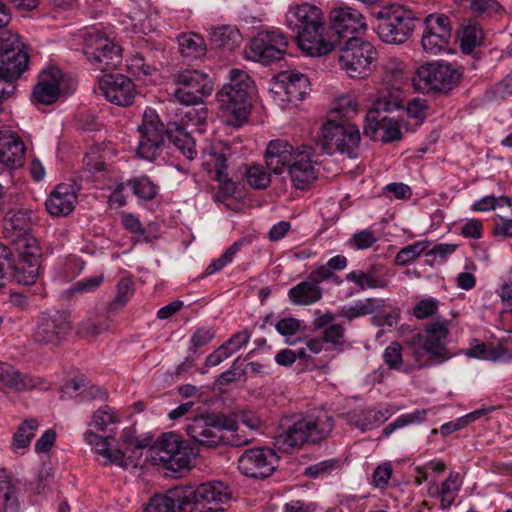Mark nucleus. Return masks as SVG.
Masks as SVG:
<instances>
[{"label": "nucleus", "mask_w": 512, "mask_h": 512, "mask_svg": "<svg viewBox=\"0 0 512 512\" xmlns=\"http://www.w3.org/2000/svg\"><path fill=\"white\" fill-rule=\"evenodd\" d=\"M103 275H96L85 278L73 284L69 292L71 295L88 293L96 290L103 282Z\"/></svg>", "instance_id": "e2e57ef3"}, {"label": "nucleus", "mask_w": 512, "mask_h": 512, "mask_svg": "<svg viewBox=\"0 0 512 512\" xmlns=\"http://www.w3.org/2000/svg\"><path fill=\"white\" fill-rule=\"evenodd\" d=\"M253 90L254 81L245 71L230 70L229 82L216 94L226 124L239 128L248 120Z\"/></svg>", "instance_id": "7ed1b4c3"}, {"label": "nucleus", "mask_w": 512, "mask_h": 512, "mask_svg": "<svg viewBox=\"0 0 512 512\" xmlns=\"http://www.w3.org/2000/svg\"><path fill=\"white\" fill-rule=\"evenodd\" d=\"M247 182L255 189H265L271 183V177L260 164L250 166L246 171Z\"/></svg>", "instance_id": "3c124183"}, {"label": "nucleus", "mask_w": 512, "mask_h": 512, "mask_svg": "<svg viewBox=\"0 0 512 512\" xmlns=\"http://www.w3.org/2000/svg\"><path fill=\"white\" fill-rule=\"evenodd\" d=\"M39 427L37 419L30 418L23 421L13 435L12 447L14 449H24L30 445Z\"/></svg>", "instance_id": "37998d69"}, {"label": "nucleus", "mask_w": 512, "mask_h": 512, "mask_svg": "<svg viewBox=\"0 0 512 512\" xmlns=\"http://www.w3.org/2000/svg\"><path fill=\"white\" fill-rule=\"evenodd\" d=\"M330 25L326 31L328 39H334V49L350 37L358 36L367 28L364 15L352 7H339L330 12Z\"/></svg>", "instance_id": "f8f14e48"}, {"label": "nucleus", "mask_w": 512, "mask_h": 512, "mask_svg": "<svg viewBox=\"0 0 512 512\" xmlns=\"http://www.w3.org/2000/svg\"><path fill=\"white\" fill-rule=\"evenodd\" d=\"M77 195L71 185L58 184L45 202L47 212L52 216H67L75 208Z\"/></svg>", "instance_id": "2f4dec72"}, {"label": "nucleus", "mask_w": 512, "mask_h": 512, "mask_svg": "<svg viewBox=\"0 0 512 512\" xmlns=\"http://www.w3.org/2000/svg\"><path fill=\"white\" fill-rule=\"evenodd\" d=\"M361 137L359 129L350 121L327 118L316 138V146L327 154L340 152L356 157Z\"/></svg>", "instance_id": "6e6552de"}, {"label": "nucleus", "mask_w": 512, "mask_h": 512, "mask_svg": "<svg viewBox=\"0 0 512 512\" xmlns=\"http://www.w3.org/2000/svg\"><path fill=\"white\" fill-rule=\"evenodd\" d=\"M51 478L50 470L46 467L39 469L34 480L27 483V489L35 495L44 493Z\"/></svg>", "instance_id": "0e129e2a"}, {"label": "nucleus", "mask_w": 512, "mask_h": 512, "mask_svg": "<svg viewBox=\"0 0 512 512\" xmlns=\"http://www.w3.org/2000/svg\"><path fill=\"white\" fill-rule=\"evenodd\" d=\"M150 439L144 438L139 439L138 437L133 435V431L131 429H124L121 435V448L125 453L131 450V457H137V455H141V451L147 448L150 445Z\"/></svg>", "instance_id": "09e8293b"}, {"label": "nucleus", "mask_w": 512, "mask_h": 512, "mask_svg": "<svg viewBox=\"0 0 512 512\" xmlns=\"http://www.w3.org/2000/svg\"><path fill=\"white\" fill-rule=\"evenodd\" d=\"M300 152L301 147L295 149L287 140H272L265 152L266 166L271 172L280 174L284 169H288L295 159L297 160Z\"/></svg>", "instance_id": "bb28decb"}, {"label": "nucleus", "mask_w": 512, "mask_h": 512, "mask_svg": "<svg viewBox=\"0 0 512 512\" xmlns=\"http://www.w3.org/2000/svg\"><path fill=\"white\" fill-rule=\"evenodd\" d=\"M337 48L340 65L351 78H365L372 72L377 51L370 42L353 36Z\"/></svg>", "instance_id": "9d476101"}, {"label": "nucleus", "mask_w": 512, "mask_h": 512, "mask_svg": "<svg viewBox=\"0 0 512 512\" xmlns=\"http://www.w3.org/2000/svg\"><path fill=\"white\" fill-rule=\"evenodd\" d=\"M375 128V136L370 137L373 140L378 139V132L380 130L383 131V134L380 137V140L383 143L399 141L402 138V132L398 123L393 119L387 118L386 116L380 118L379 123Z\"/></svg>", "instance_id": "de8ad7c7"}, {"label": "nucleus", "mask_w": 512, "mask_h": 512, "mask_svg": "<svg viewBox=\"0 0 512 512\" xmlns=\"http://www.w3.org/2000/svg\"><path fill=\"white\" fill-rule=\"evenodd\" d=\"M46 380L31 374H24L11 364L0 361V390L9 389L18 393L37 388H47Z\"/></svg>", "instance_id": "393cba45"}, {"label": "nucleus", "mask_w": 512, "mask_h": 512, "mask_svg": "<svg viewBox=\"0 0 512 512\" xmlns=\"http://www.w3.org/2000/svg\"><path fill=\"white\" fill-rule=\"evenodd\" d=\"M421 37L423 50L430 55H437L449 50L452 37V24L445 14L433 13L424 19Z\"/></svg>", "instance_id": "f3484780"}, {"label": "nucleus", "mask_w": 512, "mask_h": 512, "mask_svg": "<svg viewBox=\"0 0 512 512\" xmlns=\"http://www.w3.org/2000/svg\"><path fill=\"white\" fill-rule=\"evenodd\" d=\"M25 153L26 147L18 135L0 132V163L11 169L21 167Z\"/></svg>", "instance_id": "7c9ffc66"}, {"label": "nucleus", "mask_w": 512, "mask_h": 512, "mask_svg": "<svg viewBox=\"0 0 512 512\" xmlns=\"http://www.w3.org/2000/svg\"><path fill=\"white\" fill-rule=\"evenodd\" d=\"M104 73L98 80L99 92L117 106L132 105L136 96L134 82L123 74Z\"/></svg>", "instance_id": "412c9836"}, {"label": "nucleus", "mask_w": 512, "mask_h": 512, "mask_svg": "<svg viewBox=\"0 0 512 512\" xmlns=\"http://www.w3.org/2000/svg\"><path fill=\"white\" fill-rule=\"evenodd\" d=\"M456 480L457 476L451 473L441 484L440 497L441 507L443 509L449 508L457 496L458 488L456 487Z\"/></svg>", "instance_id": "052dcab7"}, {"label": "nucleus", "mask_w": 512, "mask_h": 512, "mask_svg": "<svg viewBox=\"0 0 512 512\" xmlns=\"http://www.w3.org/2000/svg\"><path fill=\"white\" fill-rule=\"evenodd\" d=\"M461 77V70L451 63L428 62L416 69L413 76V85L415 89L422 93H447L458 85Z\"/></svg>", "instance_id": "1a4fd4ad"}, {"label": "nucleus", "mask_w": 512, "mask_h": 512, "mask_svg": "<svg viewBox=\"0 0 512 512\" xmlns=\"http://www.w3.org/2000/svg\"><path fill=\"white\" fill-rule=\"evenodd\" d=\"M288 48V38L281 31H260L246 49L248 59L262 64H270L282 59Z\"/></svg>", "instance_id": "4468645a"}, {"label": "nucleus", "mask_w": 512, "mask_h": 512, "mask_svg": "<svg viewBox=\"0 0 512 512\" xmlns=\"http://www.w3.org/2000/svg\"><path fill=\"white\" fill-rule=\"evenodd\" d=\"M384 307V300L377 298H366L359 300L353 306H343L339 311V316L352 321L355 318L373 314Z\"/></svg>", "instance_id": "4c0bfd02"}, {"label": "nucleus", "mask_w": 512, "mask_h": 512, "mask_svg": "<svg viewBox=\"0 0 512 512\" xmlns=\"http://www.w3.org/2000/svg\"><path fill=\"white\" fill-rule=\"evenodd\" d=\"M427 410L417 409L412 413L400 415L394 422L388 424L383 429V435L389 436L396 429L402 428L411 423H421L426 419Z\"/></svg>", "instance_id": "8fccbe9b"}, {"label": "nucleus", "mask_w": 512, "mask_h": 512, "mask_svg": "<svg viewBox=\"0 0 512 512\" xmlns=\"http://www.w3.org/2000/svg\"><path fill=\"white\" fill-rule=\"evenodd\" d=\"M140 140L137 154L147 161H155L162 153L165 146V129L158 116L152 111H146L142 124L138 127Z\"/></svg>", "instance_id": "a211bd4d"}, {"label": "nucleus", "mask_w": 512, "mask_h": 512, "mask_svg": "<svg viewBox=\"0 0 512 512\" xmlns=\"http://www.w3.org/2000/svg\"><path fill=\"white\" fill-rule=\"evenodd\" d=\"M285 18L298 47L307 55L321 56L334 50L335 40L327 38L324 16L317 6L309 3L292 6Z\"/></svg>", "instance_id": "f257e3e1"}, {"label": "nucleus", "mask_w": 512, "mask_h": 512, "mask_svg": "<svg viewBox=\"0 0 512 512\" xmlns=\"http://www.w3.org/2000/svg\"><path fill=\"white\" fill-rule=\"evenodd\" d=\"M469 7L478 16L493 17L501 15L504 11L502 5L496 0H470Z\"/></svg>", "instance_id": "603ef678"}, {"label": "nucleus", "mask_w": 512, "mask_h": 512, "mask_svg": "<svg viewBox=\"0 0 512 512\" xmlns=\"http://www.w3.org/2000/svg\"><path fill=\"white\" fill-rule=\"evenodd\" d=\"M348 264L347 258L344 255H336L329 259L326 264L320 265L313 270V277H318L322 281L333 279L337 283L341 281L338 276H335V271L343 270Z\"/></svg>", "instance_id": "a18cd8bd"}, {"label": "nucleus", "mask_w": 512, "mask_h": 512, "mask_svg": "<svg viewBox=\"0 0 512 512\" xmlns=\"http://www.w3.org/2000/svg\"><path fill=\"white\" fill-rule=\"evenodd\" d=\"M387 419L381 410L367 409L352 411L347 414V422L350 426L367 431L376 428Z\"/></svg>", "instance_id": "e433bc0d"}, {"label": "nucleus", "mask_w": 512, "mask_h": 512, "mask_svg": "<svg viewBox=\"0 0 512 512\" xmlns=\"http://www.w3.org/2000/svg\"><path fill=\"white\" fill-rule=\"evenodd\" d=\"M334 427V419L328 412L284 416L274 437L278 450L289 452L300 449L305 444H316L326 439Z\"/></svg>", "instance_id": "f03ea898"}, {"label": "nucleus", "mask_w": 512, "mask_h": 512, "mask_svg": "<svg viewBox=\"0 0 512 512\" xmlns=\"http://www.w3.org/2000/svg\"><path fill=\"white\" fill-rule=\"evenodd\" d=\"M323 282L313 277V271L305 281L298 283L288 291L289 300L297 306H307L318 302L322 298V289L319 284Z\"/></svg>", "instance_id": "473e14b6"}, {"label": "nucleus", "mask_w": 512, "mask_h": 512, "mask_svg": "<svg viewBox=\"0 0 512 512\" xmlns=\"http://www.w3.org/2000/svg\"><path fill=\"white\" fill-rule=\"evenodd\" d=\"M204 169L214 173V179L219 183L218 192L215 194V201L224 203L236 193V184L229 178L227 169V157L224 152L213 148L203 162Z\"/></svg>", "instance_id": "5701e85b"}, {"label": "nucleus", "mask_w": 512, "mask_h": 512, "mask_svg": "<svg viewBox=\"0 0 512 512\" xmlns=\"http://www.w3.org/2000/svg\"><path fill=\"white\" fill-rule=\"evenodd\" d=\"M279 460L280 457L271 448H249L238 458V469L247 477L265 479L274 473Z\"/></svg>", "instance_id": "6ab92c4d"}, {"label": "nucleus", "mask_w": 512, "mask_h": 512, "mask_svg": "<svg viewBox=\"0 0 512 512\" xmlns=\"http://www.w3.org/2000/svg\"><path fill=\"white\" fill-rule=\"evenodd\" d=\"M20 481L10 475L0 476V512H20Z\"/></svg>", "instance_id": "f704fd0d"}, {"label": "nucleus", "mask_w": 512, "mask_h": 512, "mask_svg": "<svg viewBox=\"0 0 512 512\" xmlns=\"http://www.w3.org/2000/svg\"><path fill=\"white\" fill-rule=\"evenodd\" d=\"M426 248L427 243L423 241H417L413 244L405 246L396 254L395 263L399 266H405L418 258Z\"/></svg>", "instance_id": "864d4df0"}, {"label": "nucleus", "mask_w": 512, "mask_h": 512, "mask_svg": "<svg viewBox=\"0 0 512 512\" xmlns=\"http://www.w3.org/2000/svg\"><path fill=\"white\" fill-rule=\"evenodd\" d=\"M149 452L153 461L170 471L172 477H179L189 470L195 457L194 449L186 444L180 435L173 432L162 434Z\"/></svg>", "instance_id": "20e7f679"}, {"label": "nucleus", "mask_w": 512, "mask_h": 512, "mask_svg": "<svg viewBox=\"0 0 512 512\" xmlns=\"http://www.w3.org/2000/svg\"><path fill=\"white\" fill-rule=\"evenodd\" d=\"M481 30L476 25H467L463 28L460 38V47L463 53L470 54L479 43Z\"/></svg>", "instance_id": "4d7b16f0"}, {"label": "nucleus", "mask_w": 512, "mask_h": 512, "mask_svg": "<svg viewBox=\"0 0 512 512\" xmlns=\"http://www.w3.org/2000/svg\"><path fill=\"white\" fill-rule=\"evenodd\" d=\"M315 148L309 145H302L301 152L294 162L288 167V173L292 185L296 189L306 190L317 179L318 172L314 166L317 161L315 157Z\"/></svg>", "instance_id": "b1692460"}, {"label": "nucleus", "mask_w": 512, "mask_h": 512, "mask_svg": "<svg viewBox=\"0 0 512 512\" xmlns=\"http://www.w3.org/2000/svg\"><path fill=\"white\" fill-rule=\"evenodd\" d=\"M134 294V283L130 278H122L116 286V295L107 305L108 312L122 309Z\"/></svg>", "instance_id": "49530a36"}, {"label": "nucleus", "mask_w": 512, "mask_h": 512, "mask_svg": "<svg viewBox=\"0 0 512 512\" xmlns=\"http://www.w3.org/2000/svg\"><path fill=\"white\" fill-rule=\"evenodd\" d=\"M239 31L230 26L214 28L211 32V42L215 47L233 50L238 45Z\"/></svg>", "instance_id": "a19ab883"}, {"label": "nucleus", "mask_w": 512, "mask_h": 512, "mask_svg": "<svg viewBox=\"0 0 512 512\" xmlns=\"http://www.w3.org/2000/svg\"><path fill=\"white\" fill-rule=\"evenodd\" d=\"M188 495L183 486L169 489L163 495H155L145 508L146 512H189Z\"/></svg>", "instance_id": "c85d7f7f"}, {"label": "nucleus", "mask_w": 512, "mask_h": 512, "mask_svg": "<svg viewBox=\"0 0 512 512\" xmlns=\"http://www.w3.org/2000/svg\"><path fill=\"white\" fill-rule=\"evenodd\" d=\"M111 329V320L106 317H88L83 319L77 328V335L84 339L97 337Z\"/></svg>", "instance_id": "ea45409f"}, {"label": "nucleus", "mask_w": 512, "mask_h": 512, "mask_svg": "<svg viewBox=\"0 0 512 512\" xmlns=\"http://www.w3.org/2000/svg\"><path fill=\"white\" fill-rule=\"evenodd\" d=\"M33 226L32 212L20 209L18 211H9L3 221V233L6 238L20 239L30 236V230Z\"/></svg>", "instance_id": "72a5a7b5"}, {"label": "nucleus", "mask_w": 512, "mask_h": 512, "mask_svg": "<svg viewBox=\"0 0 512 512\" xmlns=\"http://www.w3.org/2000/svg\"><path fill=\"white\" fill-rule=\"evenodd\" d=\"M184 429L195 443L214 449L224 443V430H237V421L221 413H203L189 418Z\"/></svg>", "instance_id": "0eeeda50"}, {"label": "nucleus", "mask_w": 512, "mask_h": 512, "mask_svg": "<svg viewBox=\"0 0 512 512\" xmlns=\"http://www.w3.org/2000/svg\"><path fill=\"white\" fill-rule=\"evenodd\" d=\"M165 135L170 143L174 145L187 159H194L197 152L195 141L185 128L178 123L169 124L165 129Z\"/></svg>", "instance_id": "c9c22d12"}, {"label": "nucleus", "mask_w": 512, "mask_h": 512, "mask_svg": "<svg viewBox=\"0 0 512 512\" xmlns=\"http://www.w3.org/2000/svg\"><path fill=\"white\" fill-rule=\"evenodd\" d=\"M188 495L189 512H222L228 500L225 487L220 482H208L198 487L183 486Z\"/></svg>", "instance_id": "dca6fc26"}, {"label": "nucleus", "mask_w": 512, "mask_h": 512, "mask_svg": "<svg viewBox=\"0 0 512 512\" xmlns=\"http://www.w3.org/2000/svg\"><path fill=\"white\" fill-rule=\"evenodd\" d=\"M179 50L183 56L198 57L205 54L204 39L196 33L183 34L178 37Z\"/></svg>", "instance_id": "79ce46f5"}, {"label": "nucleus", "mask_w": 512, "mask_h": 512, "mask_svg": "<svg viewBox=\"0 0 512 512\" xmlns=\"http://www.w3.org/2000/svg\"><path fill=\"white\" fill-rule=\"evenodd\" d=\"M274 89L277 94L285 96L284 101L291 103L303 100L311 90L308 77L295 70L279 73Z\"/></svg>", "instance_id": "a878e982"}, {"label": "nucleus", "mask_w": 512, "mask_h": 512, "mask_svg": "<svg viewBox=\"0 0 512 512\" xmlns=\"http://www.w3.org/2000/svg\"><path fill=\"white\" fill-rule=\"evenodd\" d=\"M375 267L367 272L362 270L351 271L346 274L345 278L349 282H353L357 285L359 290H365L366 288L376 289L385 288L388 286V280L381 276L375 275Z\"/></svg>", "instance_id": "58836bf2"}, {"label": "nucleus", "mask_w": 512, "mask_h": 512, "mask_svg": "<svg viewBox=\"0 0 512 512\" xmlns=\"http://www.w3.org/2000/svg\"><path fill=\"white\" fill-rule=\"evenodd\" d=\"M302 328V322L294 317H284L275 323L276 331L285 337L293 336Z\"/></svg>", "instance_id": "69168bd1"}, {"label": "nucleus", "mask_w": 512, "mask_h": 512, "mask_svg": "<svg viewBox=\"0 0 512 512\" xmlns=\"http://www.w3.org/2000/svg\"><path fill=\"white\" fill-rule=\"evenodd\" d=\"M383 360L391 370H399L403 364L402 346L399 342H391L384 350Z\"/></svg>", "instance_id": "bf43d9fd"}, {"label": "nucleus", "mask_w": 512, "mask_h": 512, "mask_svg": "<svg viewBox=\"0 0 512 512\" xmlns=\"http://www.w3.org/2000/svg\"><path fill=\"white\" fill-rule=\"evenodd\" d=\"M126 184L135 196L145 201L153 200L158 193L157 185L147 176L130 179Z\"/></svg>", "instance_id": "c03bdc74"}, {"label": "nucleus", "mask_w": 512, "mask_h": 512, "mask_svg": "<svg viewBox=\"0 0 512 512\" xmlns=\"http://www.w3.org/2000/svg\"><path fill=\"white\" fill-rule=\"evenodd\" d=\"M426 336L417 333L409 340L415 361L419 368L428 367L430 364H440L450 359L444 340L449 334L445 323L434 322L425 325Z\"/></svg>", "instance_id": "39448f33"}, {"label": "nucleus", "mask_w": 512, "mask_h": 512, "mask_svg": "<svg viewBox=\"0 0 512 512\" xmlns=\"http://www.w3.org/2000/svg\"><path fill=\"white\" fill-rule=\"evenodd\" d=\"M175 99L184 105H195L203 101L213 91V81L205 73L197 70H184L175 78Z\"/></svg>", "instance_id": "ddd939ff"}, {"label": "nucleus", "mask_w": 512, "mask_h": 512, "mask_svg": "<svg viewBox=\"0 0 512 512\" xmlns=\"http://www.w3.org/2000/svg\"><path fill=\"white\" fill-rule=\"evenodd\" d=\"M505 203L508 206L512 205V199L509 197H499L496 198L494 196H485L479 201H476L472 205L473 211H488L491 209H495L496 206H502Z\"/></svg>", "instance_id": "338daca9"}, {"label": "nucleus", "mask_w": 512, "mask_h": 512, "mask_svg": "<svg viewBox=\"0 0 512 512\" xmlns=\"http://www.w3.org/2000/svg\"><path fill=\"white\" fill-rule=\"evenodd\" d=\"M12 243L22 261V266L19 269L24 271L26 265L29 269V276L26 283H34L38 276L40 257V248L37 244V240L30 235L21 237L20 239H13Z\"/></svg>", "instance_id": "c756f323"}, {"label": "nucleus", "mask_w": 512, "mask_h": 512, "mask_svg": "<svg viewBox=\"0 0 512 512\" xmlns=\"http://www.w3.org/2000/svg\"><path fill=\"white\" fill-rule=\"evenodd\" d=\"M71 329L72 324L66 313L61 311L42 313L34 328L33 340L40 345L57 346L67 338Z\"/></svg>", "instance_id": "aec40b11"}, {"label": "nucleus", "mask_w": 512, "mask_h": 512, "mask_svg": "<svg viewBox=\"0 0 512 512\" xmlns=\"http://www.w3.org/2000/svg\"><path fill=\"white\" fill-rule=\"evenodd\" d=\"M62 73L58 69L43 71L31 94L34 104L51 105L60 96V80Z\"/></svg>", "instance_id": "cd10ccee"}, {"label": "nucleus", "mask_w": 512, "mask_h": 512, "mask_svg": "<svg viewBox=\"0 0 512 512\" xmlns=\"http://www.w3.org/2000/svg\"><path fill=\"white\" fill-rule=\"evenodd\" d=\"M29 55L17 34L6 31L0 36V73L18 79L28 69Z\"/></svg>", "instance_id": "2eb2a0df"}, {"label": "nucleus", "mask_w": 512, "mask_h": 512, "mask_svg": "<svg viewBox=\"0 0 512 512\" xmlns=\"http://www.w3.org/2000/svg\"><path fill=\"white\" fill-rule=\"evenodd\" d=\"M403 108L402 92L398 87L385 88L379 92V96L367 112L364 134L368 137L375 136V127L378 125L383 113L392 112Z\"/></svg>", "instance_id": "4be33fe9"}, {"label": "nucleus", "mask_w": 512, "mask_h": 512, "mask_svg": "<svg viewBox=\"0 0 512 512\" xmlns=\"http://www.w3.org/2000/svg\"><path fill=\"white\" fill-rule=\"evenodd\" d=\"M357 113V103L350 98H342L338 106L328 114V118H334L338 121H349Z\"/></svg>", "instance_id": "6e6d98bb"}, {"label": "nucleus", "mask_w": 512, "mask_h": 512, "mask_svg": "<svg viewBox=\"0 0 512 512\" xmlns=\"http://www.w3.org/2000/svg\"><path fill=\"white\" fill-rule=\"evenodd\" d=\"M375 18L378 37L393 45L405 43L413 34L417 21L411 10L396 4L382 7L375 13Z\"/></svg>", "instance_id": "423d86ee"}, {"label": "nucleus", "mask_w": 512, "mask_h": 512, "mask_svg": "<svg viewBox=\"0 0 512 512\" xmlns=\"http://www.w3.org/2000/svg\"><path fill=\"white\" fill-rule=\"evenodd\" d=\"M438 310V301L434 298L420 300L413 309V314L417 319H426L436 314Z\"/></svg>", "instance_id": "774afa93"}, {"label": "nucleus", "mask_w": 512, "mask_h": 512, "mask_svg": "<svg viewBox=\"0 0 512 512\" xmlns=\"http://www.w3.org/2000/svg\"><path fill=\"white\" fill-rule=\"evenodd\" d=\"M95 452L106 458L105 465L107 464H118L125 467V452L122 449H111L108 440H105L103 444H99L95 447Z\"/></svg>", "instance_id": "13d9d810"}, {"label": "nucleus", "mask_w": 512, "mask_h": 512, "mask_svg": "<svg viewBox=\"0 0 512 512\" xmlns=\"http://www.w3.org/2000/svg\"><path fill=\"white\" fill-rule=\"evenodd\" d=\"M118 421L117 415L108 405L101 406L94 412L90 425L100 431H106L108 425Z\"/></svg>", "instance_id": "5fc2aeb1"}, {"label": "nucleus", "mask_w": 512, "mask_h": 512, "mask_svg": "<svg viewBox=\"0 0 512 512\" xmlns=\"http://www.w3.org/2000/svg\"><path fill=\"white\" fill-rule=\"evenodd\" d=\"M83 53L91 66L101 72L115 69L122 61L121 47L96 29L84 34Z\"/></svg>", "instance_id": "9b49d317"}, {"label": "nucleus", "mask_w": 512, "mask_h": 512, "mask_svg": "<svg viewBox=\"0 0 512 512\" xmlns=\"http://www.w3.org/2000/svg\"><path fill=\"white\" fill-rule=\"evenodd\" d=\"M345 329L341 324H331L323 331L322 339L325 343H330L335 349L342 350L344 344Z\"/></svg>", "instance_id": "680f3d73"}]
</instances>
